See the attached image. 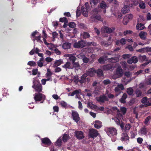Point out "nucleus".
Wrapping results in <instances>:
<instances>
[{
  "instance_id": "obj_29",
  "label": "nucleus",
  "mask_w": 151,
  "mask_h": 151,
  "mask_svg": "<svg viewBox=\"0 0 151 151\" xmlns=\"http://www.w3.org/2000/svg\"><path fill=\"white\" fill-rule=\"evenodd\" d=\"M81 37L83 38H86L90 37L89 34L86 32H83L81 33Z\"/></svg>"
},
{
  "instance_id": "obj_56",
  "label": "nucleus",
  "mask_w": 151,
  "mask_h": 151,
  "mask_svg": "<svg viewBox=\"0 0 151 151\" xmlns=\"http://www.w3.org/2000/svg\"><path fill=\"white\" fill-rule=\"evenodd\" d=\"M151 119V116H147L145 119L144 123L145 124H147L148 122Z\"/></svg>"
},
{
  "instance_id": "obj_34",
  "label": "nucleus",
  "mask_w": 151,
  "mask_h": 151,
  "mask_svg": "<svg viewBox=\"0 0 151 151\" xmlns=\"http://www.w3.org/2000/svg\"><path fill=\"white\" fill-rule=\"evenodd\" d=\"M112 67L111 65L108 64L103 66V69L104 70H108L112 68Z\"/></svg>"
},
{
  "instance_id": "obj_11",
  "label": "nucleus",
  "mask_w": 151,
  "mask_h": 151,
  "mask_svg": "<svg viewBox=\"0 0 151 151\" xmlns=\"http://www.w3.org/2000/svg\"><path fill=\"white\" fill-rule=\"evenodd\" d=\"M72 114L73 120L77 123L80 119L78 113L76 111H72Z\"/></svg>"
},
{
  "instance_id": "obj_48",
  "label": "nucleus",
  "mask_w": 151,
  "mask_h": 151,
  "mask_svg": "<svg viewBox=\"0 0 151 151\" xmlns=\"http://www.w3.org/2000/svg\"><path fill=\"white\" fill-rule=\"evenodd\" d=\"M129 20L127 18V17H124L123 21V24L124 25H126L127 24Z\"/></svg>"
},
{
  "instance_id": "obj_5",
  "label": "nucleus",
  "mask_w": 151,
  "mask_h": 151,
  "mask_svg": "<svg viewBox=\"0 0 151 151\" xmlns=\"http://www.w3.org/2000/svg\"><path fill=\"white\" fill-rule=\"evenodd\" d=\"M120 139L124 144H127L129 142V137L126 133L123 132L122 134Z\"/></svg>"
},
{
  "instance_id": "obj_45",
  "label": "nucleus",
  "mask_w": 151,
  "mask_h": 151,
  "mask_svg": "<svg viewBox=\"0 0 151 151\" xmlns=\"http://www.w3.org/2000/svg\"><path fill=\"white\" fill-rule=\"evenodd\" d=\"M133 33L132 31L131 30H125L124 32V35H127L132 34Z\"/></svg>"
},
{
  "instance_id": "obj_46",
  "label": "nucleus",
  "mask_w": 151,
  "mask_h": 151,
  "mask_svg": "<svg viewBox=\"0 0 151 151\" xmlns=\"http://www.w3.org/2000/svg\"><path fill=\"white\" fill-rule=\"evenodd\" d=\"M139 7L142 9H144L145 8V3L143 1H141L139 3Z\"/></svg>"
},
{
  "instance_id": "obj_58",
  "label": "nucleus",
  "mask_w": 151,
  "mask_h": 151,
  "mask_svg": "<svg viewBox=\"0 0 151 151\" xmlns=\"http://www.w3.org/2000/svg\"><path fill=\"white\" fill-rule=\"evenodd\" d=\"M121 110L123 114H124L127 111V109L124 107H121L120 109Z\"/></svg>"
},
{
  "instance_id": "obj_6",
  "label": "nucleus",
  "mask_w": 151,
  "mask_h": 151,
  "mask_svg": "<svg viewBox=\"0 0 151 151\" xmlns=\"http://www.w3.org/2000/svg\"><path fill=\"white\" fill-rule=\"evenodd\" d=\"M115 30V28L113 27L110 28L107 27H103L101 29V32H106L110 33L113 32Z\"/></svg>"
},
{
  "instance_id": "obj_61",
  "label": "nucleus",
  "mask_w": 151,
  "mask_h": 151,
  "mask_svg": "<svg viewBox=\"0 0 151 151\" xmlns=\"http://www.w3.org/2000/svg\"><path fill=\"white\" fill-rule=\"evenodd\" d=\"M125 75L127 77H130L132 75V73L129 71H127L125 73Z\"/></svg>"
},
{
  "instance_id": "obj_39",
  "label": "nucleus",
  "mask_w": 151,
  "mask_h": 151,
  "mask_svg": "<svg viewBox=\"0 0 151 151\" xmlns=\"http://www.w3.org/2000/svg\"><path fill=\"white\" fill-rule=\"evenodd\" d=\"M97 75L99 76H102L103 75V73L102 70L100 69H98L97 71H96V73Z\"/></svg>"
},
{
  "instance_id": "obj_62",
  "label": "nucleus",
  "mask_w": 151,
  "mask_h": 151,
  "mask_svg": "<svg viewBox=\"0 0 151 151\" xmlns=\"http://www.w3.org/2000/svg\"><path fill=\"white\" fill-rule=\"evenodd\" d=\"M137 140L138 143L141 144L142 143L143 139L142 138L139 137L137 139Z\"/></svg>"
},
{
  "instance_id": "obj_53",
  "label": "nucleus",
  "mask_w": 151,
  "mask_h": 151,
  "mask_svg": "<svg viewBox=\"0 0 151 151\" xmlns=\"http://www.w3.org/2000/svg\"><path fill=\"white\" fill-rule=\"evenodd\" d=\"M61 139H58L56 142V143L55 144V145L60 146H61Z\"/></svg>"
},
{
  "instance_id": "obj_31",
  "label": "nucleus",
  "mask_w": 151,
  "mask_h": 151,
  "mask_svg": "<svg viewBox=\"0 0 151 151\" xmlns=\"http://www.w3.org/2000/svg\"><path fill=\"white\" fill-rule=\"evenodd\" d=\"M44 61L43 58H41L39 61H37V64L40 67H42L43 66V62Z\"/></svg>"
},
{
  "instance_id": "obj_36",
  "label": "nucleus",
  "mask_w": 151,
  "mask_h": 151,
  "mask_svg": "<svg viewBox=\"0 0 151 151\" xmlns=\"http://www.w3.org/2000/svg\"><path fill=\"white\" fill-rule=\"evenodd\" d=\"M81 9L83 15L85 17H87L88 16V12L87 9L84 8H82Z\"/></svg>"
},
{
  "instance_id": "obj_2",
  "label": "nucleus",
  "mask_w": 151,
  "mask_h": 151,
  "mask_svg": "<svg viewBox=\"0 0 151 151\" xmlns=\"http://www.w3.org/2000/svg\"><path fill=\"white\" fill-rule=\"evenodd\" d=\"M107 134L110 137L116 136L117 134L116 129L114 127H108L106 128Z\"/></svg>"
},
{
  "instance_id": "obj_25",
  "label": "nucleus",
  "mask_w": 151,
  "mask_h": 151,
  "mask_svg": "<svg viewBox=\"0 0 151 151\" xmlns=\"http://www.w3.org/2000/svg\"><path fill=\"white\" fill-rule=\"evenodd\" d=\"M151 100V99H150L148 100H147V98L146 97H144L141 100V102L143 104H146V105L148 106H150L151 104L150 103H148L149 101Z\"/></svg>"
},
{
  "instance_id": "obj_49",
  "label": "nucleus",
  "mask_w": 151,
  "mask_h": 151,
  "mask_svg": "<svg viewBox=\"0 0 151 151\" xmlns=\"http://www.w3.org/2000/svg\"><path fill=\"white\" fill-rule=\"evenodd\" d=\"M111 82L109 79H106L104 80L103 81V84L106 85L109 84L111 83Z\"/></svg>"
},
{
  "instance_id": "obj_3",
  "label": "nucleus",
  "mask_w": 151,
  "mask_h": 151,
  "mask_svg": "<svg viewBox=\"0 0 151 151\" xmlns=\"http://www.w3.org/2000/svg\"><path fill=\"white\" fill-rule=\"evenodd\" d=\"M123 74V70L121 66H119L117 68L116 73L113 75L112 77L114 79H116L122 76Z\"/></svg>"
},
{
  "instance_id": "obj_63",
  "label": "nucleus",
  "mask_w": 151,
  "mask_h": 151,
  "mask_svg": "<svg viewBox=\"0 0 151 151\" xmlns=\"http://www.w3.org/2000/svg\"><path fill=\"white\" fill-rule=\"evenodd\" d=\"M61 106L63 107H65L67 106V104L66 102L64 101H61L60 103Z\"/></svg>"
},
{
  "instance_id": "obj_37",
  "label": "nucleus",
  "mask_w": 151,
  "mask_h": 151,
  "mask_svg": "<svg viewBox=\"0 0 151 151\" xmlns=\"http://www.w3.org/2000/svg\"><path fill=\"white\" fill-rule=\"evenodd\" d=\"M69 136L67 134H64L63 137V140L64 142H66L69 139Z\"/></svg>"
},
{
  "instance_id": "obj_22",
  "label": "nucleus",
  "mask_w": 151,
  "mask_h": 151,
  "mask_svg": "<svg viewBox=\"0 0 151 151\" xmlns=\"http://www.w3.org/2000/svg\"><path fill=\"white\" fill-rule=\"evenodd\" d=\"M66 57L69 58V59L73 62L75 61L76 59V57L72 54H67L65 55Z\"/></svg>"
},
{
  "instance_id": "obj_14",
  "label": "nucleus",
  "mask_w": 151,
  "mask_h": 151,
  "mask_svg": "<svg viewBox=\"0 0 151 151\" xmlns=\"http://www.w3.org/2000/svg\"><path fill=\"white\" fill-rule=\"evenodd\" d=\"M75 134L76 137L78 139H82L84 137L83 133L81 131H76L75 132Z\"/></svg>"
},
{
  "instance_id": "obj_17",
  "label": "nucleus",
  "mask_w": 151,
  "mask_h": 151,
  "mask_svg": "<svg viewBox=\"0 0 151 151\" xmlns=\"http://www.w3.org/2000/svg\"><path fill=\"white\" fill-rule=\"evenodd\" d=\"M135 77H134L132 78H128L126 77H123L122 80V83L125 85H127L128 83L130 82L132 80L134 79L135 78Z\"/></svg>"
},
{
  "instance_id": "obj_43",
  "label": "nucleus",
  "mask_w": 151,
  "mask_h": 151,
  "mask_svg": "<svg viewBox=\"0 0 151 151\" xmlns=\"http://www.w3.org/2000/svg\"><path fill=\"white\" fill-rule=\"evenodd\" d=\"M100 7L102 9H105L106 7V4L104 1H101L100 4Z\"/></svg>"
},
{
  "instance_id": "obj_54",
  "label": "nucleus",
  "mask_w": 151,
  "mask_h": 151,
  "mask_svg": "<svg viewBox=\"0 0 151 151\" xmlns=\"http://www.w3.org/2000/svg\"><path fill=\"white\" fill-rule=\"evenodd\" d=\"M90 2L91 5H96L98 2V0H90Z\"/></svg>"
},
{
  "instance_id": "obj_35",
  "label": "nucleus",
  "mask_w": 151,
  "mask_h": 151,
  "mask_svg": "<svg viewBox=\"0 0 151 151\" xmlns=\"http://www.w3.org/2000/svg\"><path fill=\"white\" fill-rule=\"evenodd\" d=\"M47 72L46 73V78H52L51 76L52 74V73L50 69H47Z\"/></svg>"
},
{
  "instance_id": "obj_30",
  "label": "nucleus",
  "mask_w": 151,
  "mask_h": 151,
  "mask_svg": "<svg viewBox=\"0 0 151 151\" xmlns=\"http://www.w3.org/2000/svg\"><path fill=\"white\" fill-rule=\"evenodd\" d=\"M136 28L137 30H142L145 28L144 25L141 23H138L136 26Z\"/></svg>"
},
{
  "instance_id": "obj_52",
  "label": "nucleus",
  "mask_w": 151,
  "mask_h": 151,
  "mask_svg": "<svg viewBox=\"0 0 151 151\" xmlns=\"http://www.w3.org/2000/svg\"><path fill=\"white\" fill-rule=\"evenodd\" d=\"M72 64L73 66V67H74L75 68H78L80 67L78 62H76L75 61H74L72 62Z\"/></svg>"
},
{
  "instance_id": "obj_47",
  "label": "nucleus",
  "mask_w": 151,
  "mask_h": 151,
  "mask_svg": "<svg viewBox=\"0 0 151 151\" xmlns=\"http://www.w3.org/2000/svg\"><path fill=\"white\" fill-rule=\"evenodd\" d=\"M136 96L137 97H139L141 96L142 95V93L141 91L139 90H137L136 91Z\"/></svg>"
},
{
  "instance_id": "obj_60",
  "label": "nucleus",
  "mask_w": 151,
  "mask_h": 151,
  "mask_svg": "<svg viewBox=\"0 0 151 151\" xmlns=\"http://www.w3.org/2000/svg\"><path fill=\"white\" fill-rule=\"evenodd\" d=\"M96 43L93 42H88L86 44L88 46H90L91 45L96 46Z\"/></svg>"
},
{
  "instance_id": "obj_8",
  "label": "nucleus",
  "mask_w": 151,
  "mask_h": 151,
  "mask_svg": "<svg viewBox=\"0 0 151 151\" xmlns=\"http://www.w3.org/2000/svg\"><path fill=\"white\" fill-rule=\"evenodd\" d=\"M98 135L99 133L96 130L93 129L89 130V135L90 137L94 138L96 137Z\"/></svg>"
},
{
  "instance_id": "obj_40",
  "label": "nucleus",
  "mask_w": 151,
  "mask_h": 151,
  "mask_svg": "<svg viewBox=\"0 0 151 151\" xmlns=\"http://www.w3.org/2000/svg\"><path fill=\"white\" fill-rule=\"evenodd\" d=\"M139 59L142 61L147 60V59L146 56L145 55L139 56Z\"/></svg>"
},
{
  "instance_id": "obj_44",
  "label": "nucleus",
  "mask_w": 151,
  "mask_h": 151,
  "mask_svg": "<svg viewBox=\"0 0 151 151\" xmlns=\"http://www.w3.org/2000/svg\"><path fill=\"white\" fill-rule=\"evenodd\" d=\"M131 125L129 124H127L125 126V130L127 132L130 129L131 127Z\"/></svg>"
},
{
  "instance_id": "obj_55",
  "label": "nucleus",
  "mask_w": 151,
  "mask_h": 151,
  "mask_svg": "<svg viewBox=\"0 0 151 151\" xmlns=\"http://www.w3.org/2000/svg\"><path fill=\"white\" fill-rule=\"evenodd\" d=\"M73 81L76 84H77L79 81L78 77L77 76H75L74 77Z\"/></svg>"
},
{
  "instance_id": "obj_51",
  "label": "nucleus",
  "mask_w": 151,
  "mask_h": 151,
  "mask_svg": "<svg viewBox=\"0 0 151 151\" xmlns=\"http://www.w3.org/2000/svg\"><path fill=\"white\" fill-rule=\"evenodd\" d=\"M145 52L149 54H151V47H145Z\"/></svg>"
},
{
  "instance_id": "obj_64",
  "label": "nucleus",
  "mask_w": 151,
  "mask_h": 151,
  "mask_svg": "<svg viewBox=\"0 0 151 151\" xmlns=\"http://www.w3.org/2000/svg\"><path fill=\"white\" fill-rule=\"evenodd\" d=\"M69 27L71 28H74L76 27V24L74 22H70L69 24Z\"/></svg>"
},
{
  "instance_id": "obj_42",
  "label": "nucleus",
  "mask_w": 151,
  "mask_h": 151,
  "mask_svg": "<svg viewBox=\"0 0 151 151\" xmlns=\"http://www.w3.org/2000/svg\"><path fill=\"white\" fill-rule=\"evenodd\" d=\"M127 93L129 95H132L133 92V90L132 88H129L127 90Z\"/></svg>"
},
{
  "instance_id": "obj_59",
  "label": "nucleus",
  "mask_w": 151,
  "mask_h": 151,
  "mask_svg": "<svg viewBox=\"0 0 151 151\" xmlns=\"http://www.w3.org/2000/svg\"><path fill=\"white\" fill-rule=\"evenodd\" d=\"M60 22H67V19L65 17H63V18H60Z\"/></svg>"
},
{
  "instance_id": "obj_15",
  "label": "nucleus",
  "mask_w": 151,
  "mask_h": 151,
  "mask_svg": "<svg viewBox=\"0 0 151 151\" xmlns=\"http://www.w3.org/2000/svg\"><path fill=\"white\" fill-rule=\"evenodd\" d=\"M96 73V71L93 68H90L86 72L87 75L91 77L94 76Z\"/></svg>"
},
{
  "instance_id": "obj_26",
  "label": "nucleus",
  "mask_w": 151,
  "mask_h": 151,
  "mask_svg": "<svg viewBox=\"0 0 151 151\" xmlns=\"http://www.w3.org/2000/svg\"><path fill=\"white\" fill-rule=\"evenodd\" d=\"M41 140L42 142L45 145H50L51 143L50 141L48 138H45L42 139Z\"/></svg>"
},
{
  "instance_id": "obj_18",
  "label": "nucleus",
  "mask_w": 151,
  "mask_h": 151,
  "mask_svg": "<svg viewBox=\"0 0 151 151\" xmlns=\"http://www.w3.org/2000/svg\"><path fill=\"white\" fill-rule=\"evenodd\" d=\"M96 99L97 101L102 102H104L105 101H107L108 100L107 97L104 95L96 97Z\"/></svg>"
},
{
  "instance_id": "obj_57",
  "label": "nucleus",
  "mask_w": 151,
  "mask_h": 151,
  "mask_svg": "<svg viewBox=\"0 0 151 151\" xmlns=\"http://www.w3.org/2000/svg\"><path fill=\"white\" fill-rule=\"evenodd\" d=\"M121 64L123 66V68L124 69L126 70L127 68V63L125 61H122L121 63Z\"/></svg>"
},
{
  "instance_id": "obj_27",
  "label": "nucleus",
  "mask_w": 151,
  "mask_h": 151,
  "mask_svg": "<svg viewBox=\"0 0 151 151\" xmlns=\"http://www.w3.org/2000/svg\"><path fill=\"white\" fill-rule=\"evenodd\" d=\"M63 63V61L61 59L57 60L55 61V63L53 64V66L54 67H56L61 65Z\"/></svg>"
},
{
  "instance_id": "obj_23",
  "label": "nucleus",
  "mask_w": 151,
  "mask_h": 151,
  "mask_svg": "<svg viewBox=\"0 0 151 151\" xmlns=\"http://www.w3.org/2000/svg\"><path fill=\"white\" fill-rule=\"evenodd\" d=\"M130 10V8L129 6L127 5H125L122 8V12L123 14H126L129 12Z\"/></svg>"
},
{
  "instance_id": "obj_32",
  "label": "nucleus",
  "mask_w": 151,
  "mask_h": 151,
  "mask_svg": "<svg viewBox=\"0 0 151 151\" xmlns=\"http://www.w3.org/2000/svg\"><path fill=\"white\" fill-rule=\"evenodd\" d=\"M147 131L145 128H141L140 131L139 133L142 135H146L147 134Z\"/></svg>"
},
{
  "instance_id": "obj_38",
  "label": "nucleus",
  "mask_w": 151,
  "mask_h": 151,
  "mask_svg": "<svg viewBox=\"0 0 151 151\" xmlns=\"http://www.w3.org/2000/svg\"><path fill=\"white\" fill-rule=\"evenodd\" d=\"M52 78H47L46 79H43L41 80V82L42 84L45 85L47 81H52Z\"/></svg>"
},
{
  "instance_id": "obj_24",
  "label": "nucleus",
  "mask_w": 151,
  "mask_h": 151,
  "mask_svg": "<svg viewBox=\"0 0 151 151\" xmlns=\"http://www.w3.org/2000/svg\"><path fill=\"white\" fill-rule=\"evenodd\" d=\"M62 67L66 69L73 68V66L71 65V63L69 62H67L65 64L62 66Z\"/></svg>"
},
{
  "instance_id": "obj_33",
  "label": "nucleus",
  "mask_w": 151,
  "mask_h": 151,
  "mask_svg": "<svg viewBox=\"0 0 151 151\" xmlns=\"http://www.w3.org/2000/svg\"><path fill=\"white\" fill-rule=\"evenodd\" d=\"M127 97V95L126 93H124L123 95L122 98L120 100V101L122 103H125V100Z\"/></svg>"
},
{
  "instance_id": "obj_4",
  "label": "nucleus",
  "mask_w": 151,
  "mask_h": 151,
  "mask_svg": "<svg viewBox=\"0 0 151 151\" xmlns=\"http://www.w3.org/2000/svg\"><path fill=\"white\" fill-rule=\"evenodd\" d=\"M33 96L34 99L36 101H43L45 98V95L40 93H35Z\"/></svg>"
},
{
  "instance_id": "obj_10",
  "label": "nucleus",
  "mask_w": 151,
  "mask_h": 151,
  "mask_svg": "<svg viewBox=\"0 0 151 151\" xmlns=\"http://www.w3.org/2000/svg\"><path fill=\"white\" fill-rule=\"evenodd\" d=\"M123 119L122 115L120 114H117V115L116 117L112 118V119L114 120L116 124L118 125L120 124V122L122 121Z\"/></svg>"
},
{
  "instance_id": "obj_16",
  "label": "nucleus",
  "mask_w": 151,
  "mask_h": 151,
  "mask_svg": "<svg viewBox=\"0 0 151 151\" xmlns=\"http://www.w3.org/2000/svg\"><path fill=\"white\" fill-rule=\"evenodd\" d=\"M101 17L100 16L97 15H93L90 18V20L92 22H96L98 20H100Z\"/></svg>"
},
{
  "instance_id": "obj_9",
  "label": "nucleus",
  "mask_w": 151,
  "mask_h": 151,
  "mask_svg": "<svg viewBox=\"0 0 151 151\" xmlns=\"http://www.w3.org/2000/svg\"><path fill=\"white\" fill-rule=\"evenodd\" d=\"M38 32L36 31L35 32H33L32 34V39L34 40H37L38 42H42V41L40 40L41 36L40 35H38V36L36 37L35 35H37Z\"/></svg>"
},
{
  "instance_id": "obj_1",
  "label": "nucleus",
  "mask_w": 151,
  "mask_h": 151,
  "mask_svg": "<svg viewBox=\"0 0 151 151\" xmlns=\"http://www.w3.org/2000/svg\"><path fill=\"white\" fill-rule=\"evenodd\" d=\"M33 79L32 87L36 91L39 92H41L42 91V87L39 81L37 80L36 78H35Z\"/></svg>"
},
{
  "instance_id": "obj_20",
  "label": "nucleus",
  "mask_w": 151,
  "mask_h": 151,
  "mask_svg": "<svg viewBox=\"0 0 151 151\" xmlns=\"http://www.w3.org/2000/svg\"><path fill=\"white\" fill-rule=\"evenodd\" d=\"M137 61V58L136 56H133L131 58L128 60L127 63L129 64H131L133 63H135Z\"/></svg>"
},
{
  "instance_id": "obj_50",
  "label": "nucleus",
  "mask_w": 151,
  "mask_h": 151,
  "mask_svg": "<svg viewBox=\"0 0 151 151\" xmlns=\"http://www.w3.org/2000/svg\"><path fill=\"white\" fill-rule=\"evenodd\" d=\"M132 56L130 54H124L122 55V57L124 59H127L129 58Z\"/></svg>"
},
{
  "instance_id": "obj_21",
  "label": "nucleus",
  "mask_w": 151,
  "mask_h": 151,
  "mask_svg": "<svg viewBox=\"0 0 151 151\" xmlns=\"http://www.w3.org/2000/svg\"><path fill=\"white\" fill-rule=\"evenodd\" d=\"M96 129H99L102 126V122L99 120H96L93 123Z\"/></svg>"
},
{
  "instance_id": "obj_19",
  "label": "nucleus",
  "mask_w": 151,
  "mask_h": 151,
  "mask_svg": "<svg viewBox=\"0 0 151 151\" xmlns=\"http://www.w3.org/2000/svg\"><path fill=\"white\" fill-rule=\"evenodd\" d=\"M139 35L141 39L145 40L147 38V33L145 32L141 31L139 33Z\"/></svg>"
},
{
  "instance_id": "obj_28",
  "label": "nucleus",
  "mask_w": 151,
  "mask_h": 151,
  "mask_svg": "<svg viewBox=\"0 0 151 151\" xmlns=\"http://www.w3.org/2000/svg\"><path fill=\"white\" fill-rule=\"evenodd\" d=\"M71 45L70 43L65 42L63 44L62 47L65 49H69Z\"/></svg>"
},
{
  "instance_id": "obj_13",
  "label": "nucleus",
  "mask_w": 151,
  "mask_h": 151,
  "mask_svg": "<svg viewBox=\"0 0 151 151\" xmlns=\"http://www.w3.org/2000/svg\"><path fill=\"white\" fill-rule=\"evenodd\" d=\"M124 89L123 85L122 84H118L117 86L114 89L115 93L119 94L121 93V90Z\"/></svg>"
},
{
  "instance_id": "obj_41",
  "label": "nucleus",
  "mask_w": 151,
  "mask_h": 151,
  "mask_svg": "<svg viewBox=\"0 0 151 151\" xmlns=\"http://www.w3.org/2000/svg\"><path fill=\"white\" fill-rule=\"evenodd\" d=\"M27 64L30 66H35L36 65V63L33 61L28 62Z\"/></svg>"
},
{
  "instance_id": "obj_7",
  "label": "nucleus",
  "mask_w": 151,
  "mask_h": 151,
  "mask_svg": "<svg viewBox=\"0 0 151 151\" xmlns=\"http://www.w3.org/2000/svg\"><path fill=\"white\" fill-rule=\"evenodd\" d=\"M85 45V42L83 40H81L78 42H75L73 45V47L75 48H81L84 47Z\"/></svg>"
},
{
  "instance_id": "obj_12",
  "label": "nucleus",
  "mask_w": 151,
  "mask_h": 151,
  "mask_svg": "<svg viewBox=\"0 0 151 151\" xmlns=\"http://www.w3.org/2000/svg\"><path fill=\"white\" fill-rule=\"evenodd\" d=\"M87 75L86 73H84L83 75L81 77V79L79 80V81L81 83H84L86 82V81L88 82L90 79L89 78H86Z\"/></svg>"
}]
</instances>
